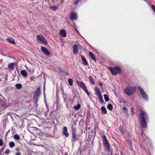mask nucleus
I'll list each match as a JSON object with an SVG mask.
<instances>
[{
    "mask_svg": "<svg viewBox=\"0 0 155 155\" xmlns=\"http://www.w3.org/2000/svg\"><path fill=\"white\" fill-rule=\"evenodd\" d=\"M136 89V87H129L124 89V91L126 94L130 96L134 93Z\"/></svg>",
    "mask_w": 155,
    "mask_h": 155,
    "instance_id": "f257e3e1",
    "label": "nucleus"
},
{
    "mask_svg": "<svg viewBox=\"0 0 155 155\" xmlns=\"http://www.w3.org/2000/svg\"><path fill=\"white\" fill-rule=\"evenodd\" d=\"M102 138L103 141V144L105 149L108 151L110 149V145L105 135L102 136Z\"/></svg>",
    "mask_w": 155,
    "mask_h": 155,
    "instance_id": "f03ea898",
    "label": "nucleus"
},
{
    "mask_svg": "<svg viewBox=\"0 0 155 155\" xmlns=\"http://www.w3.org/2000/svg\"><path fill=\"white\" fill-rule=\"evenodd\" d=\"M109 69L112 74L115 75L119 74L121 73V69L118 67H116L114 68L110 67Z\"/></svg>",
    "mask_w": 155,
    "mask_h": 155,
    "instance_id": "7ed1b4c3",
    "label": "nucleus"
},
{
    "mask_svg": "<svg viewBox=\"0 0 155 155\" xmlns=\"http://www.w3.org/2000/svg\"><path fill=\"white\" fill-rule=\"evenodd\" d=\"M41 94L40 91V87H38L35 91L33 97V101L35 103H36L37 102L39 96Z\"/></svg>",
    "mask_w": 155,
    "mask_h": 155,
    "instance_id": "20e7f679",
    "label": "nucleus"
},
{
    "mask_svg": "<svg viewBox=\"0 0 155 155\" xmlns=\"http://www.w3.org/2000/svg\"><path fill=\"white\" fill-rule=\"evenodd\" d=\"M77 83L78 85L81 87L88 95H89V92L86 88L85 84L81 81H77Z\"/></svg>",
    "mask_w": 155,
    "mask_h": 155,
    "instance_id": "39448f33",
    "label": "nucleus"
},
{
    "mask_svg": "<svg viewBox=\"0 0 155 155\" xmlns=\"http://www.w3.org/2000/svg\"><path fill=\"white\" fill-rule=\"evenodd\" d=\"M72 130L73 137L72 140L73 141H74L78 139V135L77 134V131L75 127L72 126Z\"/></svg>",
    "mask_w": 155,
    "mask_h": 155,
    "instance_id": "423d86ee",
    "label": "nucleus"
},
{
    "mask_svg": "<svg viewBox=\"0 0 155 155\" xmlns=\"http://www.w3.org/2000/svg\"><path fill=\"white\" fill-rule=\"evenodd\" d=\"M36 38L37 39L38 41H40L45 45H47L48 44L47 41L43 35H37L36 36Z\"/></svg>",
    "mask_w": 155,
    "mask_h": 155,
    "instance_id": "0eeeda50",
    "label": "nucleus"
},
{
    "mask_svg": "<svg viewBox=\"0 0 155 155\" xmlns=\"http://www.w3.org/2000/svg\"><path fill=\"white\" fill-rule=\"evenodd\" d=\"M140 120H147L148 118L147 113L146 112L141 110Z\"/></svg>",
    "mask_w": 155,
    "mask_h": 155,
    "instance_id": "6e6552de",
    "label": "nucleus"
},
{
    "mask_svg": "<svg viewBox=\"0 0 155 155\" xmlns=\"http://www.w3.org/2000/svg\"><path fill=\"white\" fill-rule=\"evenodd\" d=\"M69 18L72 20L77 19V14L74 12H71L69 15Z\"/></svg>",
    "mask_w": 155,
    "mask_h": 155,
    "instance_id": "1a4fd4ad",
    "label": "nucleus"
},
{
    "mask_svg": "<svg viewBox=\"0 0 155 155\" xmlns=\"http://www.w3.org/2000/svg\"><path fill=\"white\" fill-rule=\"evenodd\" d=\"M146 120H140L141 126L143 128H145L147 126Z\"/></svg>",
    "mask_w": 155,
    "mask_h": 155,
    "instance_id": "9d476101",
    "label": "nucleus"
},
{
    "mask_svg": "<svg viewBox=\"0 0 155 155\" xmlns=\"http://www.w3.org/2000/svg\"><path fill=\"white\" fill-rule=\"evenodd\" d=\"M41 50L44 54L47 55H49L50 54V52L49 51L47 50L46 48L44 47H41Z\"/></svg>",
    "mask_w": 155,
    "mask_h": 155,
    "instance_id": "9b49d317",
    "label": "nucleus"
},
{
    "mask_svg": "<svg viewBox=\"0 0 155 155\" xmlns=\"http://www.w3.org/2000/svg\"><path fill=\"white\" fill-rule=\"evenodd\" d=\"M63 134L67 137H68L69 136V134L68 132L67 127H64L63 128Z\"/></svg>",
    "mask_w": 155,
    "mask_h": 155,
    "instance_id": "f8f14e48",
    "label": "nucleus"
},
{
    "mask_svg": "<svg viewBox=\"0 0 155 155\" xmlns=\"http://www.w3.org/2000/svg\"><path fill=\"white\" fill-rule=\"evenodd\" d=\"M15 65V63H10L8 64V68L10 70H13L14 68Z\"/></svg>",
    "mask_w": 155,
    "mask_h": 155,
    "instance_id": "ddd939ff",
    "label": "nucleus"
},
{
    "mask_svg": "<svg viewBox=\"0 0 155 155\" xmlns=\"http://www.w3.org/2000/svg\"><path fill=\"white\" fill-rule=\"evenodd\" d=\"M81 57L83 61V64L85 65H88V63L86 59L85 58L84 56L81 55Z\"/></svg>",
    "mask_w": 155,
    "mask_h": 155,
    "instance_id": "4468645a",
    "label": "nucleus"
},
{
    "mask_svg": "<svg viewBox=\"0 0 155 155\" xmlns=\"http://www.w3.org/2000/svg\"><path fill=\"white\" fill-rule=\"evenodd\" d=\"M21 74L24 77H26L27 76V73L26 71L22 70L21 71Z\"/></svg>",
    "mask_w": 155,
    "mask_h": 155,
    "instance_id": "2eb2a0df",
    "label": "nucleus"
},
{
    "mask_svg": "<svg viewBox=\"0 0 155 155\" xmlns=\"http://www.w3.org/2000/svg\"><path fill=\"white\" fill-rule=\"evenodd\" d=\"M7 40L9 43L13 44H15V41L11 38H8L7 39Z\"/></svg>",
    "mask_w": 155,
    "mask_h": 155,
    "instance_id": "dca6fc26",
    "label": "nucleus"
},
{
    "mask_svg": "<svg viewBox=\"0 0 155 155\" xmlns=\"http://www.w3.org/2000/svg\"><path fill=\"white\" fill-rule=\"evenodd\" d=\"M78 48L76 45H74L73 46V52L74 53L77 54L78 53Z\"/></svg>",
    "mask_w": 155,
    "mask_h": 155,
    "instance_id": "f3484780",
    "label": "nucleus"
},
{
    "mask_svg": "<svg viewBox=\"0 0 155 155\" xmlns=\"http://www.w3.org/2000/svg\"><path fill=\"white\" fill-rule=\"evenodd\" d=\"M60 34L62 36L65 37L66 35V31L62 29L60 31Z\"/></svg>",
    "mask_w": 155,
    "mask_h": 155,
    "instance_id": "a211bd4d",
    "label": "nucleus"
},
{
    "mask_svg": "<svg viewBox=\"0 0 155 155\" xmlns=\"http://www.w3.org/2000/svg\"><path fill=\"white\" fill-rule=\"evenodd\" d=\"M141 95L143 98L145 100H147L148 99V95L146 93L144 92L141 94Z\"/></svg>",
    "mask_w": 155,
    "mask_h": 155,
    "instance_id": "6ab92c4d",
    "label": "nucleus"
},
{
    "mask_svg": "<svg viewBox=\"0 0 155 155\" xmlns=\"http://www.w3.org/2000/svg\"><path fill=\"white\" fill-rule=\"evenodd\" d=\"M89 54L91 57L92 59L96 61V59L95 57L94 54L91 52H89Z\"/></svg>",
    "mask_w": 155,
    "mask_h": 155,
    "instance_id": "aec40b11",
    "label": "nucleus"
},
{
    "mask_svg": "<svg viewBox=\"0 0 155 155\" xmlns=\"http://www.w3.org/2000/svg\"><path fill=\"white\" fill-rule=\"evenodd\" d=\"M95 90L96 91V93L97 94L98 96H99L100 95H101V92L99 90V88L97 87H95Z\"/></svg>",
    "mask_w": 155,
    "mask_h": 155,
    "instance_id": "412c9836",
    "label": "nucleus"
},
{
    "mask_svg": "<svg viewBox=\"0 0 155 155\" xmlns=\"http://www.w3.org/2000/svg\"><path fill=\"white\" fill-rule=\"evenodd\" d=\"M101 110H102V113L104 114H105L107 113V111L106 109L103 106L101 108Z\"/></svg>",
    "mask_w": 155,
    "mask_h": 155,
    "instance_id": "4be33fe9",
    "label": "nucleus"
},
{
    "mask_svg": "<svg viewBox=\"0 0 155 155\" xmlns=\"http://www.w3.org/2000/svg\"><path fill=\"white\" fill-rule=\"evenodd\" d=\"M16 88L18 89H21L22 87V85L21 84H17L15 85Z\"/></svg>",
    "mask_w": 155,
    "mask_h": 155,
    "instance_id": "5701e85b",
    "label": "nucleus"
},
{
    "mask_svg": "<svg viewBox=\"0 0 155 155\" xmlns=\"http://www.w3.org/2000/svg\"><path fill=\"white\" fill-rule=\"evenodd\" d=\"M100 102L101 103H103L104 102V100L102 96V95H101L98 96Z\"/></svg>",
    "mask_w": 155,
    "mask_h": 155,
    "instance_id": "b1692460",
    "label": "nucleus"
},
{
    "mask_svg": "<svg viewBox=\"0 0 155 155\" xmlns=\"http://www.w3.org/2000/svg\"><path fill=\"white\" fill-rule=\"evenodd\" d=\"M89 78L90 82L93 84H94L95 83L94 81L93 78L91 76H89Z\"/></svg>",
    "mask_w": 155,
    "mask_h": 155,
    "instance_id": "393cba45",
    "label": "nucleus"
},
{
    "mask_svg": "<svg viewBox=\"0 0 155 155\" xmlns=\"http://www.w3.org/2000/svg\"><path fill=\"white\" fill-rule=\"evenodd\" d=\"M104 99L105 100V101H108L109 100V98L108 96L106 94H105L104 95Z\"/></svg>",
    "mask_w": 155,
    "mask_h": 155,
    "instance_id": "a878e982",
    "label": "nucleus"
},
{
    "mask_svg": "<svg viewBox=\"0 0 155 155\" xmlns=\"http://www.w3.org/2000/svg\"><path fill=\"white\" fill-rule=\"evenodd\" d=\"M107 108L110 110H112L113 109V107L111 104H109L108 105Z\"/></svg>",
    "mask_w": 155,
    "mask_h": 155,
    "instance_id": "bb28decb",
    "label": "nucleus"
},
{
    "mask_svg": "<svg viewBox=\"0 0 155 155\" xmlns=\"http://www.w3.org/2000/svg\"><path fill=\"white\" fill-rule=\"evenodd\" d=\"M80 107V105L79 104H78L76 105L75 106L74 108L76 110H77L79 109Z\"/></svg>",
    "mask_w": 155,
    "mask_h": 155,
    "instance_id": "cd10ccee",
    "label": "nucleus"
},
{
    "mask_svg": "<svg viewBox=\"0 0 155 155\" xmlns=\"http://www.w3.org/2000/svg\"><path fill=\"white\" fill-rule=\"evenodd\" d=\"M137 88L140 91L141 94L145 92L143 89H142L140 86H138Z\"/></svg>",
    "mask_w": 155,
    "mask_h": 155,
    "instance_id": "c85d7f7f",
    "label": "nucleus"
},
{
    "mask_svg": "<svg viewBox=\"0 0 155 155\" xmlns=\"http://www.w3.org/2000/svg\"><path fill=\"white\" fill-rule=\"evenodd\" d=\"M124 107L123 108V111L127 114V113L128 110L125 107V105H123Z\"/></svg>",
    "mask_w": 155,
    "mask_h": 155,
    "instance_id": "c756f323",
    "label": "nucleus"
},
{
    "mask_svg": "<svg viewBox=\"0 0 155 155\" xmlns=\"http://www.w3.org/2000/svg\"><path fill=\"white\" fill-rule=\"evenodd\" d=\"M9 145L10 147H13L15 146V144L14 142L12 141L9 143Z\"/></svg>",
    "mask_w": 155,
    "mask_h": 155,
    "instance_id": "7c9ffc66",
    "label": "nucleus"
},
{
    "mask_svg": "<svg viewBox=\"0 0 155 155\" xmlns=\"http://www.w3.org/2000/svg\"><path fill=\"white\" fill-rule=\"evenodd\" d=\"M68 82L69 84L70 85H72L73 84V81L72 79H68Z\"/></svg>",
    "mask_w": 155,
    "mask_h": 155,
    "instance_id": "2f4dec72",
    "label": "nucleus"
},
{
    "mask_svg": "<svg viewBox=\"0 0 155 155\" xmlns=\"http://www.w3.org/2000/svg\"><path fill=\"white\" fill-rule=\"evenodd\" d=\"M14 139L17 140H19V137L17 134H15L14 136Z\"/></svg>",
    "mask_w": 155,
    "mask_h": 155,
    "instance_id": "473e14b6",
    "label": "nucleus"
},
{
    "mask_svg": "<svg viewBox=\"0 0 155 155\" xmlns=\"http://www.w3.org/2000/svg\"><path fill=\"white\" fill-rule=\"evenodd\" d=\"M10 152L9 150L8 149H7L5 151V154H8Z\"/></svg>",
    "mask_w": 155,
    "mask_h": 155,
    "instance_id": "72a5a7b5",
    "label": "nucleus"
},
{
    "mask_svg": "<svg viewBox=\"0 0 155 155\" xmlns=\"http://www.w3.org/2000/svg\"><path fill=\"white\" fill-rule=\"evenodd\" d=\"M3 144L2 140L0 139V146H2Z\"/></svg>",
    "mask_w": 155,
    "mask_h": 155,
    "instance_id": "f704fd0d",
    "label": "nucleus"
},
{
    "mask_svg": "<svg viewBox=\"0 0 155 155\" xmlns=\"http://www.w3.org/2000/svg\"><path fill=\"white\" fill-rule=\"evenodd\" d=\"M52 9L54 10H55L56 9L57 7L55 6H51V7H50Z\"/></svg>",
    "mask_w": 155,
    "mask_h": 155,
    "instance_id": "c9c22d12",
    "label": "nucleus"
},
{
    "mask_svg": "<svg viewBox=\"0 0 155 155\" xmlns=\"http://www.w3.org/2000/svg\"><path fill=\"white\" fill-rule=\"evenodd\" d=\"M152 8L154 12H155V6L153 5H152Z\"/></svg>",
    "mask_w": 155,
    "mask_h": 155,
    "instance_id": "e433bc0d",
    "label": "nucleus"
},
{
    "mask_svg": "<svg viewBox=\"0 0 155 155\" xmlns=\"http://www.w3.org/2000/svg\"><path fill=\"white\" fill-rule=\"evenodd\" d=\"M78 0H75L74 2V4L75 5H76L77 4V3H78Z\"/></svg>",
    "mask_w": 155,
    "mask_h": 155,
    "instance_id": "4c0bfd02",
    "label": "nucleus"
},
{
    "mask_svg": "<svg viewBox=\"0 0 155 155\" xmlns=\"http://www.w3.org/2000/svg\"><path fill=\"white\" fill-rule=\"evenodd\" d=\"M34 78H35V77L33 76L32 77H30V79L31 80H32L34 79Z\"/></svg>",
    "mask_w": 155,
    "mask_h": 155,
    "instance_id": "58836bf2",
    "label": "nucleus"
},
{
    "mask_svg": "<svg viewBox=\"0 0 155 155\" xmlns=\"http://www.w3.org/2000/svg\"><path fill=\"white\" fill-rule=\"evenodd\" d=\"M21 153L20 152H17L15 153V155H21Z\"/></svg>",
    "mask_w": 155,
    "mask_h": 155,
    "instance_id": "ea45409f",
    "label": "nucleus"
},
{
    "mask_svg": "<svg viewBox=\"0 0 155 155\" xmlns=\"http://www.w3.org/2000/svg\"><path fill=\"white\" fill-rule=\"evenodd\" d=\"M134 109V107H132L131 108V111L132 112V114H134V111H133Z\"/></svg>",
    "mask_w": 155,
    "mask_h": 155,
    "instance_id": "a19ab883",
    "label": "nucleus"
},
{
    "mask_svg": "<svg viewBox=\"0 0 155 155\" xmlns=\"http://www.w3.org/2000/svg\"><path fill=\"white\" fill-rule=\"evenodd\" d=\"M119 130L121 131V132L122 133H123V131L122 130V129H121V126H120V127H119Z\"/></svg>",
    "mask_w": 155,
    "mask_h": 155,
    "instance_id": "79ce46f5",
    "label": "nucleus"
},
{
    "mask_svg": "<svg viewBox=\"0 0 155 155\" xmlns=\"http://www.w3.org/2000/svg\"><path fill=\"white\" fill-rule=\"evenodd\" d=\"M99 85L100 86H102L103 85V84L101 82H100V83H99Z\"/></svg>",
    "mask_w": 155,
    "mask_h": 155,
    "instance_id": "37998d69",
    "label": "nucleus"
},
{
    "mask_svg": "<svg viewBox=\"0 0 155 155\" xmlns=\"http://www.w3.org/2000/svg\"><path fill=\"white\" fill-rule=\"evenodd\" d=\"M123 103L124 104V105H125V104H126V101L125 100H124L123 101Z\"/></svg>",
    "mask_w": 155,
    "mask_h": 155,
    "instance_id": "c03bdc74",
    "label": "nucleus"
},
{
    "mask_svg": "<svg viewBox=\"0 0 155 155\" xmlns=\"http://www.w3.org/2000/svg\"><path fill=\"white\" fill-rule=\"evenodd\" d=\"M9 131H10V130H9L7 132H6V134L5 135V136H7V135L8 134V133L9 132Z\"/></svg>",
    "mask_w": 155,
    "mask_h": 155,
    "instance_id": "a18cd8bd",
    "label": "nucleus"
},
{
    "mask_svg": "<svg viewBox=\"0 0 155 155\" xmlns=\"http://www.w3.org/2000/svg\"><path fill=\"white\" fill-rule=\"evenodd\" d=\"M74 28L77 31H78L75 28V27H74Z\"/></svg>",
    "mask_w": 155,
    "mask_h": 155,
    "instance_id": "49530a36",
    "label": "nucleus"
},
{
    "mask_svg": "<svg viewBox=\"0 0 155 155\" xmlns=\"http://www.w3.org/2000/svg\"><path fill=\"white\" fill-rule=\"evenodd\" d=\"M130 142V143L131 145H132V143H131V142Z\"/></svg>",
    "mask_w": 155,
    "mask_h": 155,
    "instance_id": "de8ad7c7",
    "label": "nucleus"
}]
</instances>
